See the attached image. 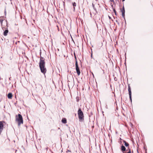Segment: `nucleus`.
Returning a JSON list of instances; mask_svg holds the SVG:
<instances>
[{"mask_svg":"<svg viewBox=\"0 0 153 153\" xmlns=\"http://www.w3.org/2000/svg\"><path fill=\"white\" fill-rule=\"evenodd\" d=\"M75 59H76V56H75Z\"/></svg>","mask_w":153,"mask_h":153,"instance_id":"obj_20","label":"nucleus"},{"mask_svg":"<svg viewBox=\"0 0 153 153\" xmlns=\"http://www.w3.org/2000/svg\"><path fill=\"white\" fill-rule=\"evenodd\" d=\"M114 79H115V80H116V79H115V78H114Z\"/></svg>","mask_w":153,"mask_h":153,"instance_id":"obj_29","label":"nucleus"},{"mask_svg":"<svg viewBox=\"0 0 153 153\" xmlns=\"http://www.w3.org/2000/svg\"><path fill=\"white\" fill-rule=\"evenodd\" d=\"M113 11H114V13L115 14V15H117L116 11L115 10V9H114V8L113 9Z\"/></svg>","mask_w":153,"mask_h":153,"instance_id":"obj_15","label":"nucleus"},{"mask_svg":"<svg viewBox=\"0 0 153 153\" xmlns=\"http://www.w3.org/2000/svg\"><path fill=\"white\" fill-rule=\"evenodd\" d=\"M125 0H122L123 1H124Z\"/></svg>","mask_w":153,"mask_h":153,"instance_id":"obj_23","label":"nucleus"},{"mask_svg":"<svg viewBox=\"0 0 153 153\" xmlns=\"http://www.w3.org/2000/svg\"><path fill=\"white\" fill-rule=\"evenodd\" d=\"M114 79H115V80H116V79H115V78H114Z\"/></svg>","mask_w":153,"mask_h":153,"instance_id":"obj_28","label":"nucleus"},{"mask_svg":"<svg viewBox=\"0 0 153 153\" xmlns=\"http://www.w3.org/2000/svg\"><path fill=\"white\" fill-rule=\"evenodd\" d=\"M8 32V29H6L5 30L4 32L3 35L4 36H6L7 35V33Z\"/></svg>","mask_w":153,"mask_h":153,"instance_id":"obj_6","label":"nucleus"},{"mask_svg":"<svg viewBox=\"0 0 153 153\" xmlns=\"http://www.w3.org/2000/svg\"><path fill=\"white\" fill-rule=\"evenodd\" d=\"M78 114L79 119L80 122H82L84 120V114L80 108H79L78 111Z\"/></svg>","mask_w":153,"mask_h":153,"instance_id":"obj_2","label":"nucleus"},{"mask_svg":"<svg viewBox=\"0 0 153 153\" xmlns=\"http://www.w3.org/2000/svg\"><path fill=\"white\" fill-rule=\"evenodd\" d=\"M76 69V73L78 76L80 75V71L79 70V66H78V62L77 60H76V62H75Z\"/></svg>","mask_w":153,"mask_h":153,"instance_id":"obj_4","label":"nucleus"},{"mask_svg":"<svg viewBox=\"0 0 153 153\" xmlns=\"http://www.w3.org/2000/svg\"><path fill=\"white\" fill-rule=\"evenodd\" d=\"M72 5L73 7V9H74V11H75V7L76 6V3L74 2L72 3Z\"/></svg>","mask_w":153,"mask_h":153,"instance_id":"obj_9","label":"nucleus"},{"mask_svg":"<svg viewBox=\"0 0 153 153\" xmlns=\"http://www.w3.org/2000/svg\"><path fill=\"white\" fill-rule=\"evenodd\" d=\"M16 120L18 122V124L19 126L23 123V118L22 116L20 114H18V116L16 115Z\"/></svg>","mask_w":153,"mask_h":153,"instance_id":"obj_3","label":"nucleus"},{"mask_svg":"<svg viewBox=\"0 0 153 153\" xmlns=\"http://www.w3.org/2000/svg\"><path fill=\"white\" fill-rule=\"evenodd\" d=\"M121 12L122 13H125V10L124 6L123 7L122 9L121 10Z\"/></svg>","mask_w":153,"mask_h":153,"instance_id":"obj_12","label":"nucleus"},{"mask_svg":"<svg viewBox=\"0 0 153 153\" xmlns=\"http://www.w3.org/2000/svg\"><path fill=\"white\" fill-rule=\"evenodd\" d=\"M45 59L40 56L39 62V67L41 72L43 74H45L47 71V69L45 67Z\"/></svg>","mask_w":153,"mask_h":153,"instance_id":"obj_1","label":"nucleus"},{"mask_svg":"<svg viewBox=\"0 0 153 153\" xmlns=\"http://www.w3.org/2000/svg\"><path fill=\"white\" fill-rule=\"evenodd\" d=\"M3 21V19H0V22L1 24V25H2Z\"/></svg>","mask_w":153,"mask_h":153,"instance_id":"obj_16","label":"nucleus"},{"mask_svg":"<svg viewBox=\"0 0 153 153\" xmlns=\"http://www.w3.org/2000/svg\"><path fill=\"white\" fill-rule=\"evenodd\" d=\"M4 13H5V14H6V12L5 10V11H4Z\"/></svg>","mask_w":153,"mask_h":153,"instance_id":"obj_21","label":"nucleus"},{"mask_svg":"<svg viewBox=\"0 0 153 153\" xmlns=\"http://www.w3.org/2000/svg\"><path fill=\"white\" fill-rule=\"evenodd\" d=\"M63 5H64L65 4V3L64 1H63Z\"/></svg>","mask_w":153,"mask_h":153,"instance_id":"obj_19","label":"nucleus"},{"mask_svg":"<svg viewBox=\"0 0 153 153\" xmlns=\"http://www.w3.org/2000/svg\"><path fill=\"white\" fill-rule=\"evenodd\" d=\"M128 150V149H127L126 151H127Z\"/></svg>","mask_w":153,"mask_h":153,"instance_id":"obj_27","label":"nucleus"},{"mask_svg":"<svg viewBox=\"0 0 153 153\" xmlns=\"http://www.w3.org/2000/svg\"><path fill=\"white\" fill-rule=\"evenodd\" d=\"M116 22H117V24H118L119 25H120V23H119V22H118V21L117 20H116Z\"/></svg>","mask_w":153,"mask_h":153,"instance_id":"obj_17","label":"nucleus"},{"mask_svg":"<svg viewBox=\"0 0 153 153\" xmlns=\"http://www.w3.org/2000/svg\"><path fill=\"white\" fill-rule=\"evenodd\" d=\"M125 13H122V16H123V17L124 18V19L125 20Z\"/></svg>","mask_w":153,"mask_h":153,"instance_id":"obj_13","label":"nucleus"},{"mask_svg":"<svg viewBox=\"0 0 153 153\" xmlns=\"http://www.w3.org/2000/svg\"><path fill=\"white\" fill-rule=\"evenodd\" d=\"M128 91L129 93V98L131 101L132 102V99H131V89L130 88V87L129 84L128 85Z\"/></svg>","mask_w":153,"mask_h":153,"instance_id":"obj_5","label":"nucleus"},{"mask_svg":"<svg viewBox=\"0 0 153 153\" xmlns=\"http://www.w3.org/2000/svg\"><path fill=\"white\" fill-rule=\"evenodd\" d=\"M128 152L127 153H131V149L130 148H129V147H128Z\"/></svg>","mask_w":153,"mask_h":153,"instance_id":"obj_14","label":"nucleus"},{"mask_svg":"<svg viewBox=\"0 0 153 153\" xmlns=\"http://www.w3.org/2000/svg\"><path fill=\"white\" fill-rule=\"evenodd\" d=\"M123 142L124 143V145L126 147H128L129 146V144L126 141L123 140Z\"/></svg>","mask_w":153,"mask_h":153,"instance_id":"obj_11","label":"nucleus"},{"mask_svg":"<svg viewBox=\"0 0 153 153\" xmlns=\"http://www.w3.org/2000/svg\"><path fill=\"white\" fill-rule=\"evenodd\" d=\"M62 122L64 123H67L66 119L65 118H63L62 120Z\"/></svg>","mask_w":153,"mask_h":153,"instance_id":"obj_10","label":"nucleus"},{"mask_svg":"<svg viewBox=\"0 0 153 153\" xmlns=\"http://www.w3.org/2000/svg\"><path fill=\"white\" fill-rule=\"evenodd\" d=\"M108 17L110 19L111 18V17L110 16H108Z\"/></svg>","mask_w":153,"mask_h":153,"instance_id":"obj_22","label":"nucleus"},{"mask_svg":"<svg viewBox=\"0 0 153 153\" xmlns=\"http://www.w3.org/2000/svg\"><path fill=\"white\" fill-rule=\"evenodd\" d=\"M9 79H10V78H9Z\"/></svg>","mask_w":153,"mask_h":153,"instance_id":"obj_30","label":"nucleus"},{"mask_svg":"<svg viewBox=\"0 0 153 153\" xmlns=\"http://www.w3.org/2000/svg\"><path fill=\"white\" fill-rule=\"evenodd\" d=\"M121 150L123 152L125 151L126 150V148L124 146L122 145L121 147Z\"/></svg>","mask_w":153,"mask_h":153,"instance_id":"obj_8","label":"nucleus"},{"mask_svg":"<svg viewBox=\"0 0 153 153\" xmlns=\"http://www.w3.org/2000/svg\"><path fill=\"white\" fill-rule=\"evenodd\" d=\"M110 1L111 2H114V0H110Z\"/></svg>","mask_w":153,"mask_h":153,"instance_id":"obj_18","label":"nucleus"},{"mask_svg":"<svg viewBox=\"0 0 153 153\" xmlns=\"http://www.w3.org/2000/svg\"><path fill=\"white\" fill-rule=\"evenodd\" d=\"M12 97V94L11 93H9L7 95V97L8 98L10 99H11Z\"/></svg>","mask_w":153,"mask_h":153,"instance_id":"obj_7","label":"nucleus"},{"mask_svg":"<svg viewBox=\"0 0 153 153\" xmlns=\"http://www.w3.org/2000/svg\"><path fill=\"white\" fill-rule=\"evenodd\" d=\"M92 57V54H91V57Z\"/></svg>","mask_w":153,"mask_h":153,"instance_id":"obj_25","label":"nucleus"},{"mask_svg":"<svg viewBox=\"0 0 153 153\" xmlns=\"http://www.w3.org/2000/svg\"><path fill=\"white\" fill-rule=\"evenodd\" d=\"M2 29H3V30H4V29H3V27H2Z\"/></svg>","mask_w":153,"mask_h":153,"instance_id":"obj_24","label":"nucleus"},{"mask_svg":"<svg viewBox=\"0 0 153 153\" xmlns=\"http://www.w3.org/2000/svg\"><path fill=\"white\" fill-rule=\"evenodd\" d=\"M111 6H112V7H113V5H112Z\"/></svg>","mask_w":153,"mask_h":153,"instance_id":"obj_26","label":"nucleus"}]
</instances>
